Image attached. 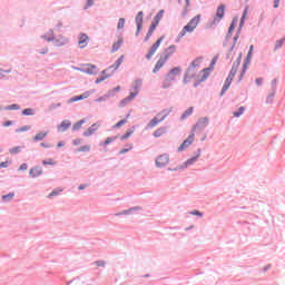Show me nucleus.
<instances>
[{"mask_svg":"<svg viewBox=\"0 0 285 285\" xmlns=\"http://www.w3.org/2000/svg\"><path fill=\"white\" fill-rule=\"evenodd\" d=\"M200 21L202 14H197L185 26V28H189V32H195V29L199 26Z\"/></svg>","mask_w":285,"mask_h":285,"instance_id":"obj_9","label":"nucleus"},{"mask_svg":"<svg viewBox=\"0 0 285 285\" xmlns=\"http://www.w3.org/2000/svg\"><path fill=\"white\" fill-rule=\"evenodd\" d=\"M125 26H126V19L125 18H119L117 29L118 30H124Z\"/></svg>","mask_w":285,"mask_h":285,"instance_id":"obj_49","label":"nucleus"},{"mask_svg":"<svg viewBox=\"0 0 285 285\" xmlns=\"http://www.w3.org/2000/svg\"><path fill=\"white\" fill-rule=\"evenodd\" d=\"M194 139H195V134L189 135L188 138L185 139L183 144H180V146L178 147V153H183V150H186V148H188V146L193 144Z\"/></svg>","mask_w":285,"mask_h":285,"instance_id":"obj_13","label":"nucleus"},{"mask_svg":"<svg viewBox=\"0 0 285 285\" xmlns=\"http://www.w3.org/2000/svg\"><path fill=\"white\" fill-rule=\"evenodd\" d=\"M284 42H285V38H283L281 40H276L275 47H274V52H277V50H279V48H282V46H284Z\"/></svg>","mask_w":285,"mask_h":285,"instance_id":"obj_43","label":"nucleus"},{"mask_svg":"<svg viewBox=\"0 0 285 285\" xmlns=\"http://www.w3.org/2000/svg\"><path fill=\"white\" fill-rule=\"evenodd\" d=\"M40 38L45 39V41H48L49 43L50 41H55V36H48L47 33L42 35Z\"/></svg>","mask_w":285,"mask_h":285,"instance_id":"obj_57","label":"nucleus"},{"mask_svg":"<svg viewBox=\"0 0 285 285\" xmlns=\"http://www.w3.org/2000/svg\"><path fill=\"white\" fill-rule=\"evenodd\" d=\"M117 136L108 137L104 142H100V146H110V144L117 141Z\"/></svg>","mask_w":285,"mask_h":285,"instance_id":"obj_38","label":"nucleus"},{"mask_svg":"<svg viewBox=\"0 0 285 285\" xmlns=\"http://www.w3.org/2000/svg\"><path fill=\"white\" fill-rule=\"evenodd\" d=\"M78 153H90V145H83L77 149Z\"/></svg>","mask_w":285,"mask_h":285,"instance_id":"obj_53","label":"nucleus"},{"mask_svg":"<svg viewBox=\"0 0 285 285\" xmlns=\"http://www.w3.org/2000/svg\"><path fill=\"white\" fill-rule=\"evenodd\" d=\"M166 61H168V57L165 58L163 55H160V58L158 59L153 69L154 75H157V72H159V70H161L164 66H166Z\"/></svg>","mask_w":285,"mask_h":285,"instance_id":"obj_10","label":"nucleus"},{"mask_svg":"<svg viewBox=\"0 0 285 285\" xmlns=\"http://www.w3.org/2000/svg\"><path fill=\"white\" fill-rule=\"evenodd\" d=\"M170 161V156L168 154H161L156 158L157 168H166Z\"/></svg>","mask_w":285,"mask_h":285,"instance_id":"obj_4","label":"nucleus"},{"mask_svg":"<svg viewBox=\"0 0 285 285\" xmlns=\"http://www.w3.org/2000/svg\"><path fill=\"white\" fill-rule=\"evenodd\" d=\"M246 14H248V8L244 10L238 28H244V23L246 22Z\"/></svg>","mask_w":285,"mask_h":285,"instance_id":"obj_41","label":"nucleus"},{"mask_svg":"<svg viewBox=\"0 0 285 285\" xmlns=\"http://www.w3.org/2000/svg\"><path fill=\"white\" fill-rule=\"evenodd\" d=\"M141 83H144L142 79H140V78L136 79L134 82V92L131 91L130 95H135V97H137V95H139Z\"/></svg>","mask_w":285,"mask_h":285,"instance_id":"obj_21","label":"nucleus"},{"mask_svg":"<svg viewBox=\"0 0 285 285\" xmlns=\"http://www.w3.org/2000/svg\"><path fill=\"white\" fill-rule=\"evenodd\" d=\"M48 137V131H40L33 137V141H43Z\"/></svg>","mask_w":285,"mask_h":285,"instance_id":"obj_27","label":"nucleus"},{"mask_svg":"<svg viewBox=\"0 0 285 285\" xmlns=\"http://www.w3.org/2000/svg\"><path fill=\"white\" fill-rule=\"evenodd\" d=\"M255 83H256V86H258V87L262 86V85L264 83V78H262V77L256 78Z\"/></svg>","mask_w":285,"mask_h":285,"instance_id":"obj_64","label":"nucleus"},{"mask_svg":"<svg viewBox=\"0 0 285 285\" xmlns=\"http://www.w3.org/2000/svg\"><path fill=\"white\" fill-rule=\"evenodd\" d=\"M86 124V119H80L78 122L73 124L72 132H77V130H81V126Z\"/></svg>","mask_w":285,"mask_h":285,"instance_id":"obj_31","label":"nucleus"},{"mask_svg":"<svg viewBox=\"0 0 285 285\" xmlns=\"http://www.w3.org/2000/svg\"><path fill=\"white\" fill-rule=\"evenodd\" d=\"M112 77V73H108L106 76H101L100 78H97L95 83H101V81H106V79H110Z\"/></svg>","mask_w":285,"mask_h":285,"instance_id":"obj_50","label":"nucleus"},{"mask_svg":"<svg viewBox=\"0 0 285 285\" xmlns=\"http://www.w3.org/2000/svg\"><path fill=\"white\" fill-rule=\"evenodd\" d=\"M177 51V46L171 45L169 46L167 49H165V51L161 53V56L166 59L167 57V61L168 59H170V57H173V55H175V52Z\"/></svg>","mask_w":285,"mask_h":285,"instance_id":"obj_17","label":"nucleus"},{"mask_svg":"<svg viewBox=\"0 0 285 285\" xmlns=\"http://www.w3.org/2000/svg\"><path fill=\"white\" fill-rule=\"evenodd\" d=\"M70 126H72L70 120H63L60 125L57 126V130L58 132H66Z\"/></svg>","mask_w":285,"mask_h":285,"instance_id":"obj_18","label":"nucleus"},{"mask_svg":"<svg viewBox=\"0 0 285 285\" xmlns=\"http://www.w3.org/2000/svg\"><path fill=\"white\" fill-rule=\"evenodd\" d=\"M248 69V67L243 66V69L240 71V75L238 76V83L242 81V79H244V75H246V70Z\"/></svg>","mask_w":285,"mask_h":285,"instance_id":"obj_56","label":"nucleus"},{"mask_svg":"<svg viewBox=\"0 0 285 285\" xmlns=\"http://www.w3.org/2000/svg\"><path fill=\"white\" fill-rule=\"evenodd\" d=\"M208 77H210V72L203 71V76L199 80L204 83Z\"/></svg>","mask_w":285,"mask_h":285,"instance_id":"obj_61","label":"nucleus"},{"mask_svg":"<svg viewBox=\"0 0 285 285\" xmlns=\"http://www.w3.org/2000/svg\"><path fill=\"white\" fill-rule=\"evenodd\" d=\"M30 128H31L30 125H24L20 128H17L16 132H28V130H30Z\"/></svg>","mask_w":285,"mask_h":285,"instance_id":"obj_52","label":"nucleus"},{"mask_svg":"<svg viewBox=\"0 0 285 285\" xmlns=\"http://www.w3.org/2000/svg\"><path fill=\"white\" fill-rule=\"evenodd\" d=\"M23 148H26L24 146H16L13 148L9 149L10 155H19V153H21V150H23Z\"/></svg>","mask_w":285,"mask_h":285,"instance_id":"obj_34","label":"nucleus"},{"mask_svg":"<svg viewBox=\"0 0 285 285\" xmlns=\"http://www.w3.org/2000/svg\"><path fill=\"white\" fill-rule=\"evenodd\" d=\"M230 83H233L230 80H225L220 91V97H224V95H226V91L228 90V88H230Z\"/></svg>","mask_w":285,"mask_h":285,"instance_id":"obj_32","label":"nucleus"},{"mask_svg":"<svg viewBox=\"0 0 285 285\" xmlns=\"http://www.w3.org/2000/svg\"><path fill=\"white\" fill-rule=\"evenodd\" d=\"M197 61H199V59H195L187 68L183 79V83H190V79H195V77H197Z\"/></svg>","mask_w":285,"mask_h":285,"instance_id":"obj_1","label":"nucleus"},{"mask_svg":"<svg viewBox=\"0 0 285 285\" xmlns=\"http://www.w3.org/2000/svg\"><path fill=\"white\" fill-rule=\"evenodd\" d=\"M10 161L6 160V161H2L0 163V168H9L10 167Z\"/></svg>","mask_w":285,"mask_h":285,"instance_id":"obj_63","label":"nucleus"},{"mask_svg":"<svg viewBox=\"0 0 285 285\" xmlns=\"http://www.w3.org/2000/svg\"><path fill=\"white\" fill-rule=\"evenodd\" d=\"M95 92V89L90 91H85L82 95L73 96L69 100H67V104H75V101H83V99H88L92 94Z\"/></svg>","mask_w":285,"mask_h":285,"instance_id":"obj_7","label":"nucleus"},{"mask_svg":"<svg viewBox=\"0 0 285 285\" xmlns=\"http://www.w3.org/2000/svg\"><path fill=\"white\" fill-rule=\"evenodd\" d=\"M161 41H164V36L158 38L157 41L151 47H154V48H156V50H158L159 47L161 46Z\"/></svg>","mask_w":285,"mask_h":285,"instance_id":"obj_55","label":"nucleus"},{"mask_svg":"<svg viewBox=\"0 0 285 285\" xmlns=\"http://www.w3.org/2000/svg\"><path fill=\"white\" fill-rule=\"evenodd\" d=\"M4 110H21V106H19V104H12L4 107Z\"/></svg>","mask_w":285,"mask_h":285,"instance_id":"obj_46","label":"nucleus"},{"mask_svg":"<svg viewBox=\"0 0 285 285\" xmlns=\"http://www.w3.org/2000/svg\"><path fill=\"white\" fill-rule=\"evenodd\" d=\"M199 157H202V148H198L197 154H196L194 157L187 159V160L183 164V166H184L185 168H188V166H193V164H195V161H197V160L199 159Z\"/></svg>","mask_w":285,"mask_h":285,"instance_id":"obj_14","label":"nucleus"},{"mask_svg":"<svg viewBox=\"0 0 285 285\" xmlns=\"http://www.w3.org/2000/svg\"><path fill=\"white\" fill-rule=\"evenodd\" d=\"M157 52V49L155 47H150L148 52L146 53L145 58L147 59V61H150V59H153V57L155 56V53Z\"/></svg>","mask_w":285,"mask_h":285,"instance_id":"obj_30","label":"nucleus"},{"mask_svg":"<svg viewBox=\"0 0 285 285\" xmlns=\"http://www.w3.org/2000/svg\"><path fill=\"white\" fill-rule=\"evenodd\" d=\"M110 97H112V94H108L105 96H100L99 98L95 99L96 104H101L104 101H108L110 99Z\"/></svg>","mask_w":285,"mask_h":285,"instance_id":"obj_36","label":"nucleus"},{"mask_svg":"<svg viewBox=\"0 0 285 285\" xmlns=\"http://www.w3.org/2000/svg\"><path fill=\"white\" fill-rule=\"evenodd\" d=\"M53 46H58V47H61V46H66V43H68V40L65 39V40H59V39H56L53 38Z\"/></svg>","mask_w":285,"mask_h":285,"instance_id":"obj_45","label":"nucleus"},{"mask_svg":"<svg viewBox=\"0 0 285 285\" xmlns=\"http://www.w3.org/2000/svg\"><path fill=\"white\" fill-rule=\"evenodd\" d=\"M186 32H190V27H185L181 29V31L178 33L176 38V43H179L184 37H186Z\"/></svg>","mask_w":285,"mask_h":285,"instance_id":"obj_25","label":"nucleus"},{"mask_svg":"<svg viewBox=\"0 0 285 285\" xmlns=\"http://www.w3.org/2000/svg\"><path fill=\"white\" fill-rule=\"evenodd\" d=\"M41 175H43V168L41 166L32 167L29 170V176L31 179H37V177H41Z\"/></svg>","mask_w":285,"mask_h":285,"instance_id":"obj_11","label":"nucleus"},{"mask_svg":"<svg viewBox=\"0 0 285 285\" xmlns=\"http://www.w3.org/2000/svg\"><path fill=\"white\" fill-rule=\"evenodd\" d=\"M88 41H90V37H88V35L79 33L78 46L81 50H83V48H86V46H88Z\"/></svg>","mask_w":285,"mask_h":285,"instance_id":"obj_12","label":"nucleus"},{"mask_svg":"<svg viewBox=\"0 0 285 285\" xmlns=\"http://www.w3.org/2000/svg\"><path fill=\"white\" fill-rule=\"evenodd\" d=\"M166 132H168V127H159L154 131L153 137L159 138L166 135Z\"/></svg>","mask_w":285,"mask_h":285,"instance_id":"obj_23","label":"nucleus"},{"mask_svg":"<svg viewBox=\"0 0 285 285\" xmlns=\"http://www.w3.org/2000/svg\"><path fill=\"white\" fill-rule=\"evenodd\" d=\"M22 115H23L24 117H32V116H35V109H32V108H26V109L22 110Z\"/></svg>","mask_w":285,"mask_h":285,"instance_id":"obj_39","label":"nucleus"},{"mask_svg":"<svg viewBox=\"0 0 285 285\" xmlns=\"http://www.w3.org/2000/svg\"><path fill=\"white\" fill-rule=\"evenodd\" d=\"M178 75H181V67H174L165 76V79H167V80L173 82V81H175L177 79Z\"/></svg>","mask_w":285,"mask_h":285,"instance_id":"obj_6","label":"nucleus"},{"mask_svg":"<svg viewBox=\"0 0 285 285\" xmlns=\"http://www.w3.org/2000/svg\"><path fill=\"white\" fill-rule=\"evenodd\" d=\"M75 70L83 72L85 75H99V68L92 63H87L82 67H75Z\"/></svg>","mask_w":285,"mask_h":285,"instance_id":"obj_3","label":"nucleus"},{"mask_svg":"<svg viewBox=\"0 0 285 285\" xmlns=\"http://www.w3.org/2000/svg\"><path fill=\"white\" fill-rule=\"evenodd\" d=\"M188 8H190V0H185V7L183 10V17H186L188 14Z\"/></svg>","mask_w":285,"mask_h":285,"instance_id":"obj_48","label":"nucleus"},{"mask_svg":"<svg viewBox=\"0 0 285 285\" xmlns=\"http://www.w3.org/2000/svg\"><path fill=\"white\" fill-rule=\"evenodd\" d=\"M194 110H195L194 107H189L187 110H185L183 112V115L180 116V121H184V119H188V117H190V115H193Z\"/></svg>","mask_w":285,"mask_h":285,"instance_id":"obj_28","label":"nucleus"},{"mask_svg":"<svg viewBox=\"0 0 285 285\" xmlns=\"http://www.w3.org/2000/svg\"><path fill=\"white\" fill-rule=\"evenodd\" d=\"M210 124V119L208 117H202L197 120L193 130H205V128Z\"/></svg>","mask_w":285,"mask_h":285,"instance_id":"obj_8","label":"nucleus"},{"mask_svg":"<svg viewBox=\"0 0 285 285\" xmlns=\"http://www.w3.org/2000/svg\"><path fill=\"white\" fill-rule=\"evenodd\" d=\"M170 112H173V109H163L160 112H158L156 115L157 119L161 122L166 120V117H168V115H170Z\"/></svg>","mask_w":285,"mask_h":285,"instance_id":"obj_20","label":"nucleus"},{"mask_svg":"<svg viewBox=\"0 0 285 285\" xmlns=\"http://www.w3.org/2000/svg\"><path fill=\"white\" fill-rule=\"evenodd\" d=\"M121 46H124V38H119L117 42H114L111 52H117Z\"/></svg>","mask_w":285,"mask_h":285,"instance_id":"obj_26","label":"nucleus"},{"mask_svg":"<svg viewBox=\"0 0 285 285\" xmlns=\"http://www.w3.org/2000/svg\"><path fill=\"white\" fill-rule=\"evenodd\" d=\"M126 124H128V119H121L114 126V128H121V126H126Z\"/></svg>","mask_w":285,"mask_h":285,"instance_id":"obj_54","label":"nucleus"},{"mask_svg":"<svg viewBox=\"0 0 285 285\" xmlns=\"http://www.w3.org/2000/svg\"><path fill=\"white\" fill-rule=\"evenodd\" d=\"M137 210H144L141 206L130 207L129 209H124L122 212L116 213V217H120V215H132V213Z\"/></svg>","mask_w":285,"mask_h":285,"instance_id":"obj_15","label":"nucleus"},{"mask_svg":"<svg viewBox=\"0 0 285 285\" xmlns=\"http://www.w3.org/2000/svg\"><path fill=\"white\" fill-rule=\"evenodd\" d=\"M242 63V52L238 55L236 61L233 63L232 68L238 70L239 66Z\"/></svg>","mask_w":285,"mask_h":285,"instance_id":"obj_44","label":"nucleus"},{"mask_svg":"<svg viewBox=\"0 0 285 285\" xmlns=\"http://www.w3.org/2000/svg\"><path fill=\"white\" fill-rule=\"evenodd\" d=\"M136 22V37H139V32L144 30V11H139L135 18Z\"/></svg>","mask_w":285,"mask_h":285,"instance_id":"obj_5","label":"nucleus"},{"mask_svg":"<svg viewBox=\"0 0 285 285\" xmlns=\"http://www.w3.org/2000/svg\"><path fill=\"white\" fill-rule=\"evenodd\" d=\"M235 23H237V18L232 20L228 31L233 32L235 30Z\"/></svg>","mask_w":285,"mask_h":285,"instance_id":"obj_60","label":"nucleus"},{"mask_svg":"<svg viewBox=\"0 0 285 285\" xmlns=\"http://www.w3.org/2000/svg\"><path fill=\"white\" fill-rule=\"evenodd\" d=\"M235 75H237V69H233L232 68L229 73H228V76H227V78H226V80L233 82V80L235 79Z\"/></svg>","mask_w":285,"mask_h":285,"instance_id":"obj_42","label":"nucleus"},{"mask_svg":"<svg viewBox=\"0 0 285 285\" xmlns=\"http://www.w3.org/2000/svg\"><path fill=\"white\" fill-rule=\"evenodd\" d=\"M250 61H253V53L247 52V56H246V58L244 60V65L243 66H245V68H248V66L250 65Z\"/></svg>","mask_w":285,"mask_h":285,"instance_id":"obj_40","label":"nucleus"},{"mask_svg":"<svg viewBox=\"0 0 285 285\" xmlns=\"http://www.w3.org/2000/svg\"><path fill=\"white\" fill-rule=\"evenodd\" d=\"M132 99H135V94H129L128 97L124 98L119 102V108H124V107L128 106V104H130V101H132Z\"/></svg>","mask_w":285,"mask_h":285,"instance_id":"obj_22","label":"nucleus"},{"mask_svg":"<svg viewBox=\"0 0 285 285\" xmlns=\"http://www.w3.org/2000/svg\"><path fill=\"white\" fill-rule=\"evenodd\" d=\"M245 111H246V108H245V107H239V108H238V111H235V112H234V117L239 118L240 116L244 115Z\"/></svg>","mask_w":285,"mask_h":285,"instance_id":"obj_51","label":"nucleus"},{"mask_svg":"<svg viewBox=\"0 0 285 285\" xmlns=\"http://www.w3.org/2000/svg\"><path fill=\"white\" fill-rule=\"evenodd\" d=\"M158 124H161V120H159V118H157L156 116L147 124L145 130H148L150 128H155L156 126H158Z\"/></svg>","mask_w":285,"mask_h":285,"instance_id":"obj_24","label":"nucleus"},{"mask_svg":"<svg viewBox=\"0 0 285 285\" xmlns=\"http://www.w3.org/2000/svg\"><path fill=\"white\" fill-rule=\"evenodd\" d=\"M94 6H95V0H87V3L83 7V10H88L89 8H92Z\"/></svg>","mask_w":285,"mask_h":285,"instance_id":"obj_58","label":"nucleus"},{"mask_svg":"<svg viewBox=\"0 0 285 285\" xmlns=\"http://www.w3.org/2000/svg\"><path fill=\"white\" fill-rule=\"evenodd\" d=\"M173 86V82L170 80H167V78H165V80L161 83V88L164 90H168V88H170Z\"/></svg>","mask_w":285,"mask_h":285,"instance_id":"obj_47","label":"nucleus"},{"mask_svg":"<svg viewBox=\"0 0 285 285\" xmlns=\"http://www.w3.org/2000/svg\"><path fill=\"white\" fill-rule=\"evenodd\" d=\"M61 193H63V189H61V188L53 189V190L48 195V199H52V197H59V195H61Z\"/></svg>","mask_w":285,"mask_h":285,"instance_id":"obj_37","label":"nucleus"},{"mask_svg":"<svg viewBox=\"0 0 285 285\" xmlns=\"http://www.w3.org/2000/svg\"><path fill=\"white\" fill-rule=\"evenodd\" d=\"M277 90V78L272 80V92H275Z\"/></svg>","mask_w":285,"mask_h":285,"instance_id":"obj_62","label":"nucleus"},{"mask_svg":"<svg viewBox=\"0 0 285 285\" xmlns=\"http://www.w3.org/2000/svg\"><path fill=\"white\" fill-rule=\"evenodd\" d=\"M226 14V4H220L216 10L215 18L209 22L210 28H217Z\"/></svg>","mask_w":285,"mask_h":285,"instance_id":"obj_2","label":"nucleus"},{"mask_svg":"<svg viewBox=\"0 0 285 285\" xmlns=\"http://www.w3.org/2000/svg\"><path fill=\"white\" fill-rule=\"evenodd\" d=\"M124 59H125V56L122 55L116 60V62L114 65L109 66V68L111 70L109 75H115V72H117V70H119V66H121V63H124Z\"/></svg>","mask_w":285,"mask_h":285,"instance_id":"obj_16","label":"nucleus"},{"mask_svg":"<svg viewBox=\"0 0 285 285\" xmlns=\"http://www.w3.org/2000/svg\"><path fill=\"white\" fill-rule=\"evenodd\" d=\"M275 99V91H272L267 98H266V104H271Z\"/></svg>","mask_w":285,"mask_h":285,"instance_id":"obj_59","label":"nucleus"},{"mask_svg":"<svg viewBox=\"0 0 285 285\" xmlns=\"http://www.w3.org/2000/svg\"><path fill=\"white\" fill-rule=\"evenodd\" d=\"M131 128L132 129L127 130L126 134L120 137V141H126V139H129L132 136V132H135V127Z\"/></svg>","mask_w":285,"mask_h":285,"instance_id":"obj_33","label":"nucleus"},{"mask_svg":"<svg viewBox=\"0 0 285 285\" xmlns=\"http://www.w3.org/2000/svg\"><path fill=\"white\" fill-rule=\"evenodd\" d=\"M96 130H99V125L94 124L86 131L82 132V136L83 137H92V135H95Z\"/></svg>","mask_w":285,"mask_h":285,"instance_id":"obj_19","label":"nucleus"},{"mask_svg":"<svg viewBox=\"0 0 285 285\" xmlns=\"http://www.w3.org/2000/svg\"><path fill=\"white\" fill-rule=\"evenodd\" d=\"M14 199V193H9L7 195H2V202L4 204H8L9 202H12Z\"/></svg>","mask_w":285,"mask_h":285,"instance_id":"obj_35","label":"nucleus"},{"mask_svg":"<svg viewBox=\"0 0 285 285\" xmlns=\"http://www.w3.org/2000/svg\"><path fill=\"white\" fill-rule=\"evenodd\" d=\"M164 9H161L153 19L151 22L156 23L159 26V22L161 21V19H164Z\"/></svg>","mask_w":285,"mask_h":285,"instance_id":"obj_29","label":"nucleus"}]
</instances>
